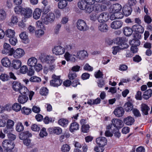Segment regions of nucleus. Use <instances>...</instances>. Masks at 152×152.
<instances>
[{
    "mask_svg": "<svg viewBox=\"0 0 152 152\" xmlns=\"http://www.w3.org/2000/svg\"><path fill=\"white\" fill-rule=\"evenodd\" d=\"M52 78L53 80L50 81L51 86L54 87H57L61 84L62 81L60 79L59 76L53 75L52 76Z\"/></svg>",
    "mask_w": 152,
    "mask_h": 152,
    "instance_id": "0eeeda50",
    "label": "nucleus"
},
{
    "mask_svg": "<svg viewBox=\"0 0 152 152\" xmlns=\"http://www.w3.org/2000/svg\"><path fill=\"white\" fill-rule=\"evenodd\" d=\"M123 24V22L121 21L115 20L111 23L110 26L112 28L116 29L121 28Z\"/></svg>",
    "mask_w": 152,
    "mask_h": 152,
    "instance_id": "a211bd4d",
    "label": "nucleus"
},
{
    "mask_svg": "<svg viewBox=\"0 0 152 152\" xmlns=\"http://www.w3.org/2000/svg\"><path fill=\"white\" fill-rule=\"evenodd\" d=\"M109 16L107 12H104L101 13L97 17L98 22L100 23L105 22L109 19Z\"/></svg>",
    "mask_w": 152,
    "mask_h": 152,
    "instance_id": "f8f14e48",
    "label": "nucleus"
},
{
    "mask_svg": "<svg viewBox=\"0 0 152 152\" xmlns=\"http://www.w3.org/2000/svg\"><path fill=\"white\" fill-rule=\"evenodd\" d=\"M132 11V8L131 7L125 5L123 8V14L126 16H128L130 15Z\"/></svg>",
    "mask_w": 152,
    "mask_h": 152,
    "instance_id": "4be33fe9",
    "label": "nucleus"
},
{
    "mask_svg": "<svg viewBox=\"0 0 152 152\" xmlns=\"http://www.w3.org/2000/svg\"><path fill=\"white\" fill-rule=\"evenodd\" d=\"M52 131L53 133L59 135L62 132V129L59 127H55L52 128Z\"/></svg>",
    "mask_w": 152,
    "mask_h": 152,
    "instance_id": "37998d69",
    "label": "nucleus"
},
{
    "mask_svg": "<svg viewBox=\"0 0 152 152\" xmlns=\"http://www.w3.org/2000/svg\"><path fill=\"white\" fill-rule=\"evenodd\" d=\"M117 44L118 46H115L112 48V53L114 55H115L117 53L119 52L121 50L128 48L129 45L126 42L125 39L124 38L119 37L117 39Z\"/></svg>",
    "mask_w": 152,
    "mask_h": 152,
    "instance_id": "f257e3e1",
    "label": "nucleus"
},
{
    "mask_svg": "<svg viewBox=\"0 0 152 152\" xmlns=\"http://www.w3.org/2000/svg\"><path fill=\"white\" fill-rule=\"evenodd\" d=\"M132 29L134 31L141 33H142L144 31V29L141 25H135L133 26Z\"/></svg>",
    "mask_w": 152,
    "mask_h": 152,
    "instance_id": "c85d7f7f",
    "label": "nucleus"
},
{
    "mask_svg": "<svg viewBox=\"0 0 152 152\" xmlns=\"http://www.w3.org/2000/svg\"><path fill=\"white\" fill-rule=\"evenodd\" d=\"M133 37L135 39L130 40L129 42V43L132 46H138L140 44V42L139 40L138 39L140 38V36L139 34L137 33H136L135 34H133Z\"/></svg>",
    "mask_w": 152,
    "mask_h": 152,
    "instance_id": "ddd939ff",
    "label": "nucleus"
},
{
    "mask_svg": "<svg viewBox=\"0 0 152 152\" xmlns=\"http://www.w3.org/2000/svg\"><path fill=\"white\" fill-rule=\"evenodd\" d=\"M18 22V20L17 17L15 16H12L11 18V22L9 25H12L13 24H16Z\"/></svg>",
    "mask_w": 152,
    "mask_h": 152,
    "instance_id": "6e6d98bb",
    "label": "nucleus"
},
{
    "mask_svg": "<svg viewBox=\"0 0 152 152\" xmlns=\"http://www.w3.org/2000/svg\"><path fill=\"white\" fill-rule=\"evenodd\" d=\"M70 135L69 133L65 132L63 134L61 135L60 137L59 140L61 142H62L63 140L65 138H68L69 137Z\"/></svg>",
    "mask_w": 152,
    "mask_h": 152,
    "instance_id": "0e129e2a",
    "label": "nucleus"
},
{
    "mask_svg": "<svg viewBox=\"0 0 152 152\" xmlns=\"http://www.w3.org/2000/svg\"><path fill=\"white\" fill-rule=\"evenodd\" d=\"M28 68L26 66L23 65L21 67L20 69V72L21 73L25 74L27 72Z\"/></svg>",
    "mask_w": 152,
    "mask_h": 152,
    "instance_id": "774afa93",
    "label": "nucleus"
},
{
    "mask_svg": "<svg viewBox=\"0 0 152 152\" xmlns=\"http://www.w3.org/2000/svg\"><path fill=\"white\" fill-rule=\"evenodd\" d=\"M124 109L121 107L116 108L113 112L114 114L117 117L122 116L124 114Z\"/></svg>",
    "mask_w": 152,
    "mask_h": 152,
    "instance_id": "6ab92c4d",
    "label": "nucleus"
},
{
    "mask_svg": "<svg viewBox=\"0 0 152 152\" xmlns=\"http://www.w3.org/2000/svg\"><path fill=\"white\" fill-rule=\"evenodd\" d=\"M22 62L18 59H14L12 61V66L14 69H17L21 66Z\"/></svg>",
    "mask_w": 152,
    "mask_h": 152,
    "instance_id": "b1692460",
    "label": "nucleus"
},
{
    "mask_svg": "<svg viewBox=\"0 0 152 152\" xmlns=\"http://www.w3.org/2000/svg\"><path fill=\"white\" fill-rule=\"evenodd\" d=\"M87 4L88 6V10H92V11L94 10V6L92 5L95 3L94 0H84Z\"/></svg>",
    "mask_w": 152,
    "mask_h": 152,
    "instance_id": "72a5a7b5",
    "label": "nucleus"
},
{
    "mask_svg": "<svg viewBox=\"0 0 152 152\" xmlns=\"http://www.w3.org/2000/svg\"><path fill=\"white\" fill-rule=\"evenodd\" d=\"M141 110L143 113L145 115L148 114V111L150 110L149 107L145 104H142L141 105Z\"/></svg>",
    "mask_w": 152,
    "mask_h": 152,
    "instance_id": "473e14b6",
    "label": "nucleus"
},
{
    "mask_svg": "<svg viewBox=\"0 0 152 152\" xmlns=\"http://www.w3.org/2000/svg\"><path fill=\"white\" fill-rule=\"evenodd\" d=\"M107 130L110 129L114 134V135L116 137L119 138L121 136V133L119 132V129H116V130H115V129L113 128V127L112 124H110L108 125L107 127Z\"/></svg>",
    "mask_w": 152,
    "mask_h": 152,
    "instance_id": "a878e982",
    "label": "nucleus"
},
{
    "mask_svg": "<svg viewBox=\"0 0 152 152\" xmlns=\"http://www.w3.org/2000/svg\"><path fill=\"white\" fill-rule=\"evenodd\" d=\"M124 122L126 125L130 126L132 125L134 123L135 120L134 118L131 116H128L124 118Z\"/></svg>",
    "mask_w": 152,
    "mask_h": 152,
    "instance_id": "393cba45",
    "label": "nucleus"
},
{
    "mask_svg": "<svg viewBox=\"0 0 152 152\" xmlns=\"http://www.w3.org/2000/svg\"><path fill=\"white\" fill-rule=\"evenodd\" d=\"M9 76L6 74H2L0 76V78L3 81H7L9 79Z\"/></svg>",
    "mask_w": 152,
    "mask_h": 152,
    "instance_id": "4d7b16f0",
    "label": "nucleus"
},
{
    "mask_svg": "<svg viewBox=\"0 0 152 152\" xmlns=\"http://www.w3.org/2000/svg\"><path fill=\"white\" fill-rule=\"evenodd\" d=\"M48 90L46 87H43L40 89V93L42 95L46 96L48 94Z\"/></svg>",
    "mask_w": 152,
    "mask_h": 152,
    "instance_id": "5fc2aeb1",
    "label": "nucleus"
},
{
    "mask_svg": "<svg viewBox=\"0 0 152 152\" xmlns=\"http://www.w3.org/2000/svg\"><path fill=\"white\" fill-rule=\"evenodd\" d=\"M97 144L99 146L104 147L107 143V140L104 137H100L96 139Z\"/></svg>",
    "mask_w": 152,
    "mask_h": 152,
    "instance_id": "f3484780",
    "label": "nucleus"
},
{
    "mask_svg": "<svg viewBox=\"0 0 152 152\" xmlns=\"http://www.w3.org/2000/svg\"><path fill=\"white\" fill-rule=\"evenodd\" d=\"M58 123L59 125L65 127L68 125V121L66 119L61 118L58 121Z\"/></svg>",
    "mask_w": 152,
    "mask_h": 152,
    "instance_id": "79ce46f5",
    "label": "nucleus"
},
{
    "mask_svg": "<svg viewBox=\"0 0 152 152\" xmlns=\"http://www.w3.org/2000/svg\"><path fill=\"white\" fill-rule=\"evenodd\" d=\"M47 133L46 132V129L43 128L42 129L39 133V135L40 137H43L44 136H46L47 135Z\"/></svg>",
    "mask_w": 152,
    "mask_h": 152,
    "instance_id": "338daca9",
    "label": "nucleus"
},
{
    "mask_svg": "<svg viewBox=\"0 0 152 152\" xmlns=\"http://www.w3.org/2000/svg\"><path fill=\"white\" fill-rule=\"evenodd\" d=\"M42 12L41 9L39 8H36L33 13V17L36 20H37L39 18Z\"/></svg>",
    "mask_w": 152,
    "mask_h": 152,
    "instance_id": "cd10ccee",
    "label": "nucleus"
},
{
    "mask_svg": "<svg viewBox=\"0 0 152 152\" xmlns=\"http://www.w3.org/2000/svg\"><path fill=\"white\" fill-rule=\"evenodd\" d=\"M121 6L119 4L117 3L113 4L110 8L111 12H116L120 11L122 9Z\"/></svg>",
    "mask_w": 152,
    "mask_h": 152,
    "instance_id": "aec40b11",
    "label": "nucleus"
},
{
    "mask_svg": "<svg viewBox=\"0 0 152 152\" xmlns=\"http://www.w3.org/2000/svg\"><path fill=\"white\" fill-rule=\"evenodd\" d=\"M39 58L42 63L47 64L53 63L55 60V58L53 56L50 55H45L44 54H41Z\"/></svg>",
    "mask_w": 152,
    "mask_h": 152,
    "instance_id": "7ed1b4c3",
    "label": "nucleus"
},
{
    "mask_svg": "<svg viewBox=\"0 0 152 152\" xmlns=\"http://www.w3.org/2000/svg\"><path fill=\"white\" fill-rule=\"evenodd\" d=\"M6 122V126L12 129L14 124V122L11 119H8Z\"/></svg>",
    "mask_w": 152,
    "mask_h": 152,
    "instance_id": "13d9d810",
    "label": "nucleus"
},
{
    "mask_svg": "<svg viewBox=\"0 0 152 152\" xmlns=\"http://www.w3.org/2000/svg\"><path fill=\"white\" fill-rule=\"evenodd\" d=\"M77 77L76 73L70 71L68 74V78L70 80H74Z\"/></svg>",
    "mask_w": 152,
    "mask_h": 152,
    "instance_id": "de8ad7c7",
    "label": "nucleus"
},
{
    "mask_svg": "<svg viewBox=\"0 0 152 152\" xmlns=\"http://www.w3.org/2000/svg\"><path fill=\"white\" fill-rule=\"evenodd\" d=\"M64 53L66 52L64 54V57L66 56V55L68 54H70L72 52L74 49V47L71 45H66L64 46Z\"/></svg>",
    "mask_w": 152,
    "mask_h": 152,
    "instance_id": "5701e85b",
    "label": "nucleus"
},
{
    "mask_svg": "<svg viewBox=\"0 0 152 152\" xmlns=\"http://www.w3.org/2000/svg\"><path fill=\"white\" fill-rule=\"evenodd\" d=\"M152 94V90L149 89L145 91L142 95V97L145 99H148L150 97Z\"/></svg>",
    "mask_w": 152,
    "mask_h": 152,
    "instance_id": "58836bf2",
    "label": "nucleus"
},
{
    "mask_svg": "<svg viewBox=\"0 0 152 152\" xmlns=\"http://www.w3.org/2000/svg\"><path fill=\"white\" fill-rule=\"evenodd\" d=\"M35 70L37 72H39L42 69V65L40 64H37L34 66Z\"/></svg>",
    "mask_w": 152,
    "mask_h": 152,
    "instance_id": "69168bd1",
    "label": "nucleus"
},
{
    "mask_svg": "<svg viewBox=\"0 0 152 152\" xmlns=\"http://www.w3.org/2000/svg\"><path fill=\"white\" fill-rule=\"evenodd\" d=\"M70 148L68 145L65 144L63 145L61 148V151L62 152H68L70 149Z\"/></svg>",
    "mask_w": 152,
    "mask_h": 152,
    "instance_id": "864d4df0",
    "label": "nucleus"
},
{
    "mask_svg": "<svg viewBox=\"0 0 152 152\" xmlns=\"http://www.w3.org/2000/svg\"><path fill=\"white\" fill-rule=\"evenodd\" d=\"M112 126H113L115 129H119L124 126V124L122 121L119 119L114 118L112 120Z\"/></svg>",
    "mask_w": 152,
    "mask_h": 152,
    "instance_id": "9d476101",
    "label": "nucleus"
},
{
    "mask_svg": "<svg viewBox=\"0 0 152 152\" xmlns=\"http://www.w3.org/2000/svg\"><path fill=\"white\" fill-rule=\"evenodd\" d=\"M89 128L90 127L88 124L82 126V131L84 133L88 132L89 131Z\"/></svg>",
    "mask_w": 152,
    "mask_h": 152,
    "instance_id": "680f3d73",
    "label": "nucleus"
},
{
    "mask_svg": "<svg viewBox=\"0 0 152 152\" xmlns=\"http://www.w3.org/2000/svg\"><path fill=\"white\" fill-rule=\"evenodd\" d=\"M133 29L127 27H124L123 29V32L126 36L131 35L133 32Z\"/></svg>",
    "mask_w": 152,
    "mask_h": 152,
    "instance_id": "c9c22d12",
    "label": "nucleus"
},
{
    "mask_svg": "<svg viewBox=\"0 0 152 152\" xmlns=\"http://www.w3.org/2000/svg\"><path fill=\"white\" fill-rule=\"evenodd\" d=\"M66 55V56L64 57L67 61H70L72 62H75L76 61V59L75 57H76V55L75 54L72 55L71 54H68Z\"/></svg>",
    "mask_w": 152,
    "mask_h": 152,
    "instance_id": "f704fd0d",
    "label": "nucleus"
},
{
    "mask_svg": "<svg viewBox=\"0 0 152 152\" xmlns=\"http://www.w3.org/2000/svg\"><path fill=\"white\" fill-rule=\"evenodd\" d=\"M21 94L28 95L30 100L32 99V97L34 94V92L32 91H29L28 88L24 86H22L18 91Z\"/></svg>",
    "mask_w": 152,
    "mask_h": 152,
    "instance_id": "423d86ee",
    "label": "nucleus"
},
{
    "mask_svg": "<svg viewBox=\"0 0 152 152\" xmlns=\"http://www.w3.org/2000/svg\"><path fill=\"white\" fill-rule=\"evenodd\" d=\"M24 51L22 49L19 48L15 50L13 49L12 55L15 58H19L23 57L25 54Z\"/></svg>",
    "mask_w": 152,
    "mask_h": 152,
    "instance_id": "9b49d317",
    "label": "nucleus"
},
{
    "mask_svg": "<svg viewBox=\"0 0 152 152\" xmlns=\"http://www.w3.org/2000/svg\"><path fill=\"white\" fill-rule=\"evenodd\" d=\"M22 85L21 83L18 82L14 81L12 84V88L14 90L18 92L20 90Z\"/></svg>",
    "mask_w": 152,
    "mask_h": 152,
    "instance_id": "2f4dec72",
    "label": "nucleus"
},
{
    "mask_svg": "<svg viewBox=\"0 0 152 152\" xmlns=\"http://www.w3.org/2000/svg\"><path fill=\"white\" fill-rule=\"evenodd\" d=\"M88 56V54L87 51L85 50H83L77 52L76 57L79 60H83Z\"/></svg>",
    "mask_w": 152,
    "mask_h": 152,
    "instance_id": "4468645a",
    "label": "nucleus"
},
{
    "mask_svg": "<svg viewBox=\"0 0 152 152\" xmlns=\"http://www.w3.org/2000/svg\"><path fill=\"white\" fill-rule=\"evenodd\" d=\"M12 107L14 110L16 112H18L20 110L21 107L20 104L15 103L13 104Z\"/></svg>",
    "mask_w": 152,
    "mask_h": 152,
    "instance_id": "a18cd8bd",
    "label": "nucleus"
},
{
    "mask_svg": "<svg viewBox=\"0 0 152 152\" xmlns=\"http://www.w3.org/2000/svg\"><path fill=\"white\" fill-rule=\"evenodd\" d=\"M37 60L35 57H32L29 58L28 61V66L31 67L35 66V64L37 63Z\"/></svg>",
    "mask_w": 152,
    "mask_h": 152,
    "instance_id": "c756f323",
    "label": "nucleus"
},
{
    "mask_svg": "<svg viewBox=\"0 0 152 152\" xmlns=\"http://www.w3.org/2000/svg\"><path fill=\"white\" fill-rule=\"evenodd\" d=\"M3 47L4 49L2 50V53L3 54L6 55L9 54L10 56L12 55L14 49L11 48L10 44L5 43L4 44Z\"/></svg>",
    "mask_w": 152,
    "mask_h": 152,
    "instance_id": "1a4fd4ad",
    "label": "nucleus"
},
{
    "mask_svg": "<svg viewBox=\"0 0 152 152\" xmlns=\"http://www.w3.org/2000/svg\"><path fill=\"white\" fill-rule=\"evenodd\" d=\"M15 32L13 30L8 29L5 31L6 36L10 38L14 37L15 36Z\"/></svg>",
    "mask_w": 152,
    "mask_h": 152,
    "instance_id": "e433bc0d",
    "label": "nucleus"
},
{
    "mask_svg": "<svg viewBox=\"0 0 152 152\" xmlns=\"http://www.w3.org/2000/svg\"><path fill=\"white\" fill-rule=\"evenodd\" d=\"M124 109L126 112H129L132 110L133 105L132 103L129 102L126 103L124 106Z\"/></svg>",
    "mask_w": 152,
    "mask_h": 152,
    "instance_id": "a19ab883",
    "label": "nucleus"
},
{
    "mask_svg": "<svg viewBox=\"0 0 152 152\" xmlns=\"http://www.w3.org/2000/svg\"><path fill=\"white\" fill-rule=\"evenodd\" d=\"M29 80L31 82H32L39 83L41 82V79L39 77L34 76L31 77L30 78Z\"/></svg>",
    "mask_w": 152,
    "mask_h": 152,
    "instance_id": "3c124183",
    "label": "nucleus"
},
{
    "mask_svg": "<svg viewBox=\"0 0 152 152\" xmlns=\"http://www.w3.org/2000/svg\"><path fill=\"white\" fill-rule=\"evenodd\" d=\"M32 10L29 8L22 9L21 15L24 16L25 18H29L31 17L32 15Z\"/></svg>",
    "mask_w": 152,
    "mask_h": 152,
    "instance_id": "2eb2a0df",
    "label": "nucleus"
},
{
    "mask_svg": "<svg viewBox=\"0 0 152 152\" xmlns=\"http://www.w3.org/2000/svg\"><path fill=\"white\" fill-rule=\"evenodd\" d=\"M6 13L3 9L0 10V20L3 21L6 17Z\"/></svg>",
    "mask_w": 152,
    "mask_h": 152,
    "instance_id": "09e8293b",
    "label": "nucleus"
},
{
    "mask_svg": "<svg viewBox=\"0 0 152 152\" xmlns=\"http://www.w3.org/2000/svg\"><path fill=\"white\" fill-rule=\"evenodd\" d=\"M78 8L82 10H85L87 13H90L92 12V10H88V6L84 0L80 1L77 3Z\"/></svg>",
    "mask_w": 152,
    "mask_h": 152,
    "instance_id": "6e6552de",
    "label": "nucleus"
},
{
    "mask_svg": "<svg viewBox=\"0 0 152 152\" xmlns=\"http://www.w3.org/2000/svg\"><path fill=\"white\" fill-rule=\"evenodd\" d=\"M76 26L79 30L82 31H87L89 28L86 22L81 19H79L77 21Z\"/></svg>",
    "mask_w": 152,
    "mask_h": 152,
    "instance_id": "39448f33",
    "label": "nucleus"
},
{
    "mask_svg": "<svg viewBox=\"0 0 152 152\" xmlns=\"http://www.w3.org/2000/svg\"><path fill=\"white\" fill-rule=\"evenodd\" d=\"M12 105L8 103L5 105L3 107L4 111V110L7 111H10L12 109Z\"/></svg>",
    "mask_w": 152,
    "mask_h": 152,
    "instance_id": "bf43d9fd",
    "label": "nucleus"
},
{
    "mask_svg": "<svg viewBox=\"0 0 152 152\" xmlns=\"http://www.w3.org/2000/svg\"><path fill=\"white\" fill-rule=\"evenodd\" d=\"M1 63L3 66L6 67H9L11 64L10 60L6 57L2 59Z\"/></svg>",
    "mask_w": 152,
    "mask_h": 152,
    "instance_id": "7c9ffc66",
    "label": "nucleus"
},
{
    "mask_svg": "<svg viewBox=\"0 0 152 152\" xmlns=\"http://www.w3.org/2000/svg\"><path fill=\"white\" fill-rule=\"evenodd\" d=\"M53 53L56 55H61L64 53V47L61 46H55L53 49Z\"/></svg>",
    "mask_w": 152,
    "mask_h": 152,
    "instance_id": "dca6fc26",
    "label": "nucleus"
},
{
    "mask_svg": "<svg viewBox=\"0 0 152 152\" xmlns=\"http://www.w3.org/2000/svg\"><path fill=\"white\" fill-rule=\"evenodd\" d=\"M32 134L28 131H26L21 132L19 135L20 139L24 140L27 138V137H31Z\"/></svg>",
    "mask_w": 152,
    "mask_h": 152,
    "instance_id": "412c9836",
    "label": "nucleus"
},
{
    "mask_svg": "<svg viewBox=\"0 0 152 152\" xmlns=\"http://www.w3.org/2000/svg\"><path fill=\"white\" fill-rule=\"evenodd\" d=\"M2 146L7 152H12V150L14 148L15 144L8 140H4L2 143Z\"/></svg>",
    "mask_w": 152,
    "mask_h": 152,
    "instance_id": "20e7f679",
    "label": "nucleus"
},
{
    "mask_svg": "<svg viewBox=\"0 0 152 152\" xmlns=\"http://www.w3.org/2000/svg\"><path fill=\"white\" fill-rule=\"evenodd\" d=\"M67 3L65 0H60L58 3V7L61 9H62L66 7Z\"/></svg>",
    "mask_w": 152,
    "mask_h": 152,
    "instance_id": "49530a36",
    "label": "nucleus"
},
{
    "mask_svg": "<svg viewBox=\"0 0 152 152\" xmlns=\"http://www.w3.org/2000/svg\"><path fill=\"white\" fill-rule=\"evenodd\" d=\"M28 100V97L26 95H20L18 98L19 102L21 104H24Z\"/></svg>",
    "mask_w": 152,
    "mask_h": 152,
    "instance_id": "4c0bfd02",
    "label": "nucleus"
},
{
    "mask_svg": "<svg viewBox=\"0 0 152 152\" xmlns=\"http://www.w3.org/2000/svg\"><path fill=\"white\" fill-rule=\"evenodd\" d=\"M1 118H0V127H4L6 124L7 116H1Z\"/></svg>",
    "mask_w": 152,
    "mask_h": 152,
    "instance_id": "c03bdc74",
    "label": "nucleus"
},
{
    "mask_svg": "<svg viewBox=\"0 0 152 152\" xmlns=\"http://www.w3.org/2000/svg\"><path fill=\"white\" fill-rule=\"evenodd\" d=\"M98 25L99 30L103 32H106L108 29V27L107 24L104 23H100Z\"/></svg>",
    "mask_w": 152,
    "mask_h": 152,
    "instance_id": "bb28decb",
    "label": "nucleus"
},
{
    "mask_svg": "<svg viewBox=\"0 0 152 152\" xmlns=\"http://www.w3.org/2000/svg\"><path fill=\"white\" fill-rule=\"evenodd\" d=\"M55 18L54 13L51 12L48 14H44L41 17L42 21L45 24L53 22Z\"/></svg>",
    "mask_w": 152,
    "mask_h": 152,
    "instance_id": "f03ea898",
    "label": "nucleus"
},
{
    "mask_svg": "<svg viewBox=\"0 0 152 152\" xmlns=\"http://www.w3.org/2000/svg\"><path fill=\"white\" fill-rule=\"evenodd\" d=\"M21 111L22 113L26 115H28L31 113V110L30 109L23 107L21 109Z\"/></svg>",
    "mask_w": 152,
    "mask_h": 152,
    "instance_id": "603ef678",
    "label": "nucleus"
},
{
    "mask_svg": "<svg viewBox=\"0 0 152 152\" xmlns=\"http://www.w3.org/2000/svg\"><path fill=\"white\" fill-rule=\"evenodd\" d=\"M20 38L23 40V42L28 40V36L25 32H22L19 35Z\"/></svg>",
    "mask_w": 152,
    "mask_h": 152,
    "instance_id": "052dcab7",
    "label": "nucleus"
},
{
    "mask_svg": "<svg viewBox=\"0 0 152 152\" xmlns=\"http://www.w3.org/2000/svg\"><path fill=\"white\" fill-rule=\"evenodd\" d=\"M15 129L17 131L20 132L23 130L24 128L22 123L19 122L16 125Z\"/></svg>",
    "mask_w": 152,
    "mask_h": 152,
    "instance_id": "8fccbe9b",
    "label": "nucleus"
},
{
    "mask_svg": "<svg viewBox=\"0 0 152 152\" xmlns=\"http://www.w3.org/2000/svg\"><path fill=\"white\" fill-rule=\"evenodd\" d=\"M79 124L77 122L72 123L70 126V131L72 132L75 130H77L79 129Z\"/></svg>",
    "mask_w": 152,
    "mask_h": 152,
    "instance_id": "ea45409f",
    "label": "nucleus"
},
{
    "mask_svg": "<svg viewBox=\"0 0 152 152\" xmlns=\"http://www.w3.org/2000/svg\"><path fill=\"white\" fill-rule=\"evenodd\" d=\"M9 41L10 43L13 46L15 45L18 42L17 39L14 37L10 38L9 39Z\"/></svg>",
    "mask_w": 152,
    "mask_h": 152,
    "instance_id": "e2e57ef3",
    "label": "nucleus"
}]
</instances>
